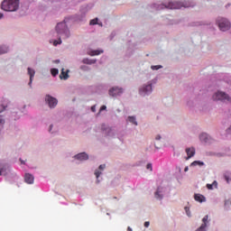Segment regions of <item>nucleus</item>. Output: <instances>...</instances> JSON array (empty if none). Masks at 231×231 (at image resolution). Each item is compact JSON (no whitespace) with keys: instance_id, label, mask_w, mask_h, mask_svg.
<instances>
[{"instance_id":"obj_1","label":"nucleus","mask_w":231,"mask_h":231,"mask_svg":"<svg viewBox=\"0 0 231 231\" xmlns=\"http://www.w3.org/2000/svg\"><path fill=\"white\" fill-rule=\"evenodd\" d=\"M196 3L188 0V1H171L168 4H152L151 8L155 10H165L169 8L170 10H180V8H194Z\"/></svg>"},{"instance_id":"obj_2","label":"nucleus","mask_w":231,"mask_h":231,"mask_svg":"<svg viewBox=\"0 0 231 231\" xmlns=\"http://www.w3.org/2000/svg\"><path fill=\"white\" fill-rule=\"evenodd\" d=\"M68 21L69 20L65 17V19L62 22L57 23L55 30L57 32L58 40L54 41L53 46L62 44V39H69L71 32H69V28L67 24Z\"/></svg>"},{"instance_id":"obj_3","label":"nucleus","mask_w":231,"mask_h":231,"mask_svg":"<svg viewBox=\"0 0 231 231\" xmlns=\"http://www.w3.org/2000/svg\"><path fill=\"white\" fill-rule=\"evenodd\" d=\"M89 12V6L82 5L79 9V14L66 17L69 21L73 23H84L86 21V14Z\"/></svg>"},{"instance_id":"obj_4","label":"nucleus","mask_w":231,"mask_h":231,"mask_svg":"<svg viewBox=\"0 0 231 231\" xmlns=\"http://www.w3.org/2000/svg\"><path fill=\"white\" fill-rule=\"evenodd\" d=\"M21 0H4L1 8L5 12H17Z\"/></svg>"},{"instance_id":"obj_5","label":"nucleus","mask_w":231,"mask_h":231,"mask_svg":"<svg viewBox=\"0 0 231 231\" xmlns=\"http://www.w3.org/2000/svg\"><path fill=\"white\" fill-rule=\"evenodd\" d=\"M213 102H222V104H231V97L225 91L217 90L212 95Z\"/></svg>"},{"instance_id":"obj_6","label":"nucleus","mask_w":231,"mask_h":231,"mask_svg":"<svg viewBox=\"0 0 231 231\" xmlns=\"http://www.w3.org/2000/svg\"><path fill=\"white\" fill-rule=\"evenodd\" d=\"M216 24H217L220 32H228V30L231 28L230 21L222 16H217L216 18Z\"/></svg>"},{"instance_id":"obj_7","label":"nucleus","mask_w":231,"mask_h":231,"mask_svg":"<svg viewBox=\"0 0 231 231\" xmlns=\"http://www.w3.org/2000/svg\"><path fill=\"white\" fill-rule=\"evenodd\" d=\"M152 93V81H148L139 88V95L141 97H149Z\"/></svg>"},{"instance_id":"obj_8","label":"nucleus","mask_w":231,"mask_h":231,"mask_svg":"<svg viewBox=\"0 0 231 231\" xmlns=\"http://www.w3.org/2000/svg\"><path fill=\"white\" fill-rule=\"evenodd\" d=\"M125 92V89L118 86H114L108 89V95L112 98H118V97H122V95H124Z\"/></svg>"},{"instance_id":"obj_9","label":"nucleus","mask_w":231,"mask_h":231,"mask_svg":"<svg viewBox=\"0 0 231 231\" xmlns=\"http://www.w3.org/2000/svg\"><path fill=\"white\" fill-rule=\"evenodd\" d=\"M101 132L106 138H114V136L116 134V130H115V127H111L106 124L101 125Z\"/></svg>"},{"instance_id":"obj_10","label":"nucleus","mask_w":231,"mask_h":231,"mask_svg":"<svg viewBox=\"0 0 231 231\" xmlns=\"http://www.w3.org/2000/svg\"><path fill=\"white\" fill-rule=\"evenodd\" d=\"M45 103L49 106L50 109H55V107H57V104H59V100L50 94H47L45 96Z\"/></svg>"},{"instance_id":"obj_11","label":"nucleus","mask_w":231,"mask_h":231,"mask_svg":"<svg viewBox=\"0 0 231 231\" xmlns=\"http://www.w3.org/2000/svg\"><path fill=\"white\" fill-rule=\"evenodd\" d=\"M199 140L202 143H213L214 139L210 137L207 133H202L199 134Z\"/></svg>"},{"instance_id":"obj_12","label":"nucleus","mask_w":231,"mask_h":231,"mask_svg":"<svg viewBox=\"0 0 231 231\" xmlns=\"http://www.w3.org/2000/svg\"><path fill=\"white\" fill-rule=\"evenodd\" d=\"M74 159L79 160V162H88V160H89V155L86 153V152H82L74 155Z\"/></svg>"},{"instance_id":"obj_13","label":"nucleus","mask_w":231,"mask_h":231,"mask_svg":"<svg viewBox=\"0 0 231 231\" xmlns=\"http://www.w3.org/2000/svg\"><path fill=\"white\" fill-rule=\"evenodd\" d=\"M10 171V165L6 162H1L0 163V176H6L8 174V171Z\"/></svg>"},{"instance_id":"obj_14","label":"nucleus","mask_w":231,"mask_h":231,"mask_svg":"<svg viewBox=\"0 0 231 231\" xmlns=\"http://www.w3.org/2000/svg\"><path fill=\"white\" fill-rule=\"evenodd\" d=\"M104 169H106V164H100L98 166V170H96L95 171V176L97 178V180H96V183L98 184L100 183V180H98L100 178V176H102V171H104Z\"/></svg>"},{"instance_id":"obj_15","label":"nucleus","mask_w":231,"mask_h":231,"mask_svg":"<svg viewBox=\"0 0 231 231\" xmlns=\"http://www.w3.org/2000/svg\"><path fill=\"white\" fill-rule=\"evenodd\" d=\"M27 73L30 77L28 86L32 88V84L33 82V77H35V69L29 67V68H27Z\"/></svg>"},{"instance_id":"obj_16","label":"nucleus","mask_w":231,"mask_h":231,"mask_svg":"<svg viewBox=\"0 0 231 231\" xmlns=\"http://www.w3.org/2000/svg\"><path fill=\"white\" fill-rule=\"evenodd\" d=\"M208 223V215H206L203 218H202V225L197 228L196 231H207V224Z\"/></svg>"},{"instance_id":"obj_17","label":"nucleus","mask_w":231,"mask_h":231,"mask_svg":"<svg viewBox=\"0 0 231 231\" xmlns=\"http://www.w3.org/2000/svg\"><path fill=\"white\" fill-rule=\"evenodd\" d=\"M210 25V23L208 22H204V21H199V22H191L188 24V26H208Z\"/></svg>"},{"instance_id":"obj_18","label":"nucleus","mask_w":231,"mask_h":231,"mask_svg":"<svg viewBox=\"0 0 231 231\" xmlns=\"http://www.w3.org/2000/svg\"><path fill=\"white\" fill-rule=\"evenodd\" d=\"M154 196L156 199H163V188L158 187L157 190L154 193Z\"/></svg>"},{"instance_id":"obj_19","label":"nucleus","mask_w":231,"mask_h":231,"mask_svg":"<svg viewBox=\"0 0 231 231\" xmlns=\"http://www.w3.org/2000/svg\"><path fill=\"white\" fill-rule=\"evenodd\" d=\"M186 152H187V155H188L186 157V160H190V158H192L194 156V154H196V149H194V147L187 148Z\"/></svg>"},{"instance_id":"obj_20","label":"nucleus","mask_w":231,"mask_h":231,"mask_svg":"<svg viewBox=\"0 0 231 231\" xmlns=\"http://www.w3.org/2000/svg\"><path fill=\"white\" fill-rule=\"evenodd\" d=\"M34 177L33 175L30 173H25L24 175V181L25 183H29V185H32L33 183Z\"/></svg>"},{"instance_id":"obj_21","label":"nucleus","mask_w":231,"mask_h":231,"mask_svg":"<svg viewBox=\"0 0 231 231\" xmlns=\"http://www.w3.org/2000/svg\"><path fill=\"white\" fill-rule=\"evenodd\" d=\"M194 199L195 201H199V203H203L204 201H207V199L205 198V196L197 193L194 195Z\"/></svg>"},{"instance_id":"obj_22","label":"nucleus","mask_w":231,"mask_h":231,"mask_svg":"<svg viewBox=\"0 0 231 231\" xmlns=\"http://www.w3.org/2000/svg\"><path fill=\"white\" fill-rule=\"evenodd\" d=\"M69 73V69H67V71H64V69H61V73L60 75V79H63V80H68V79H69V75L68 74Z\"/></svg>"},{"instance_id":"obj_23","label":"nucleus","mask_w":231,"mask_h":231,"mask_svg":"<svg viewBox=\"0 0 231 231\" xmlns=\"http://www.w3.org/2000/svg\"><path fill=\"white\" fill-rule=\"evenodd\" d=\"M83 64H88L91 66V64H97V60H90L89 58H84L81 61Z\"/></svg>"},{"instance_id":"obj_24","label":"nucleus","mask_w":231,"mask_h":231,"mask_svg":"<svg viewBox=\"0 0 231 231\" xmlns=\"http://www.w3.org/2000/svg\"><path fill=\"white\" fill-rule=\"evenodd\" d=\"M128 122H130L131 124H134V125H138V122L136 121V116H129L127 117Z\"/></svg>"},{"instance_id":"obj_25","label":"nucleus","mask_w":231,"mask_h":231,"mask_svg":"<svg viewBox=\"0 0 231 231\" xmlns=\"http://www.w3.org/2000/svg\"><path fill=\"white\" fill-rule=\"evenodd\" d=\"M5 53H8V46L0 45V55H5Z\"/></svg>"},{"instance_id":"obj_26","label":"nucleus","mask_w":231,"mask_h":231,"mask_svg":"<svg viewBox=\"0 0 231 231\" xmlns=\"http://www.w3.org/2000/svg\"><path fill=\"white\" fill-rule=\"evenodd\" d=\"M203 167V165H205V162H201V161H194L193 162H191L190 167Z\"/></svg>"},{"instance_id":"obj_27","label":"nucleus","mask_w":231,"mask_h":231,"mask_svg":"<svg viewBox=\"0 0 231 231\" xmlns=\"http://www.w3.org/2000/svg\"><path fill=\"white\" fill-rule=\"evenodd\" d=\"M224 178H225V180L227 183H230V181H231V173H230V171H226L224 173Z\"/></svg>"},{"instance_id":"obj_28","label":"nucleus","mask_w":231,"mask_h":231,"mask_svg":"<svg viewBox=\"0 0 231 231\" xmlns=\"http://www.w3.org/2000/svg\"><path fill=\"white\" fill-rule=\"evenodd\" d=\"M225 208H226V210H230V208H231V199L225 201Z\"/></svg>"},{"instance_id":"obj_29","label":"nucleus","mask_w":231,"mask_h":231,"mask_svg":"<svg viewBox=\"0 0 231 231\" xmlns=\"http://www.w3.org/2000/svg\"><path fill=\"white\" fill-rule=\"evenodd\" d=\"M79 69H81V71H91V68H89L88 66H86V65H81L79 67Z\"/></svg>"},{"instance_id":"obj_30","label":"nucleus","mask_w":231,"mask_h":231,"mask_svg":"<svg viewBox=\"0 0 231 231\" xmlns=\"http://www.w3.org/2000/svg\"><path fill=\"white\" fill-rule=\"evenodd\" d=\"M89 24L90 26H95L96 24H98V18H94L90 20Z\"/></svg>"},{"instance_id":"obj_31","label":"nucleus","mask_w":231,"mask_h":231,"mask_svg":"<svg viewBox=\"0 0 231 231\" xmlns=\"http://www.w3.org/2000/svg\"><path fill=\"white\" fill-rule=\"evenodd\" d=\"M51 73L52 77H57L59 75V69H51Z\"/></svg>"},{"instance_id":"obj_32","label":"nucleus","mask_w":231,"mask_h":231,"mask_svg":"<svg viewBox=\"0 0 231 231\" xmlns=\"http://www.w3.org/2000/svg\"><path fill=\"white\" fill-rule=\"evenodd\" d=\"M103 52V51H92L91 53H89V55H91V57H94V55H100Z\"/></svg>"},{"instance_id":"obj_33","label":"nucleus","mask_w":231,"mask_h":231,"mask_svg":"<svg viewBox=\"0 0 231 231\" xmlns=\"http://www.w3.org/2000/svg\"><path fill=\"white\" fill-rule=\"evenodd\" d=\"M162 68H163V66H162V65H152L151 67V69L155 70V71H157L158 69H162Z\"/></svg>"},{"instance_id":"obj_34","label":"nucleus","mask_w":231,"mask_h":231,"mask_svg":"<svg viewBox=\"0 0 231 231\" xmlns=\"http://www.w3.org/2000/svg\"><path fill=\"white\" fill-rule=\"evenodd\" d=\"M3 125H5V116H0V131Z\"/></svg>"},{"instance_id":"obj_35","label":"nucleus","mask_w":231,"mask_h":231,"mask_svg":"<svg viewBox=\"0 0 231 231\" xmlns=\"http://www.w3.org/2000/svg\"><path fill=\"white\" fill-rule=\"evenodd\" d=\"M116 37V32L113 31L109 36L110 41H113Z\"/></svg>"},{"instance_id":"obj_36","label":"nucleus","mask_w":231,"mask_h":231,"mask_svg":"<svg viewBox=\"0 0 231 231\" xmlns=\"http://www.w3.org/2000/svg\"><path fill=\"white\" fill-rule=\"evenodd\" d=\"M107 109V106H106L105 105H103L100 109H99V112H98V115H100V113H102V111H106Z\"/></svg>"},{"instance_id":"obj_37","label":"nucleus","mask_w":231,"mask_h":231,"mask_svg":"<svg viewBox=\"0 0 231 231\" xmlns=\"http://www.w3.org/2000/svg\"><path fill=\"white\" fill-rule=\"evenodd\" d=\"M186 214L189 217H190V208L189 207H185Z\"/></svg>"},{"instance_id":"obj_38","label":"nucleus","mask_w":231,"mask_h":231,"mask_svg":"<svg viewBox=\"0 0 231 231\" xmlns=\"http://www.w3.org/2000/svg\"><path fill=\"white\" fill-rule=\"evenodd\" d=\"M146 169H148V171H152V163H148V164L146 165Z\"/></svg>"},{"instance_id":"obj_39","label":"nucleus","mask_w":231,"mask_h":231,"mask_svg":"<svg viewBox=\"0 0 231 231\" xmlns=\"http://www.w3.org/2000/svg\"><path fill=\"white\" fill-rule=\"evenodd\" d=\"M207 189H208V190H213L214 189V184H207Z\"/></svg>"},{"instance_id":"obj_40","label":"nucleus","mask_w":231,"mask_h":231,"mask_svg":"<svg viewBox=\"0 0 231 231\" xmlns=\"http://www.w3.org/2000/svg\"><path fill=\"white\" fill-rule=\"evenodd\" d=\"M92 113H97V105L91 106Z\"/></svg>"},{"instance_id":"obj_41","label":"nucleus","mask_w":231,"mask_h":231,"mask_svg":"<svg viewBox=\"0 0 231 231\" xmlns=\"http://www.w3.org/2000/svg\"><path fill=\"white\" fill-rule=\"evenodd\" d=\"M52 129H53V125H50L49 133H51V134H53V132L51 131Z\"/></svg>"},{"instance_id":"obj_42","label":"nucleus","mask_w":231,"mask_h":231,"mask_svg":"<svg viewBox=\"0 0 231 231\" xmlns=\"http://www.w3.org/2000/svg\"><path fill=\"white\" fill-rule=\"evenodd\" d=\"M151 225V222L150 221H146L144 222V226L145 228H149V226Z\"/></svg>"},{"instance_id":"obj_43","label":"nucleus","mask_w":231,"mask_h":231,"mask_svg":"<svg viewBox=\"0 0 231 231\" xmlns=\"http://www.w3.org/2000/svg\"><path fill=\"white\" fill-rule=\"evenodd\" d=\"M226 133H227V134H231V125H230V127H228V128L226 129Z\"/></svg>"},{"instance_id":"obj_44","label":"nucleus","mask_w":231,"mask_h":231,"mask_svg":"<svg viewBox=\"0 0 231 231\" xmlns=\"http://www.w3.org/2000/svg\"><path fill=\"white\" fill-rule=\"evenodd\" d=\"M155 140H162V135L160 134L156 135Z\"/></svg>"},{"instance_id":"obj_45","label":"nucleus","mask_w":231,"mask_h":231,"mask_svg":"<svg viewBox=\"0 0 231 231\" xmlns=\"http://www.w3.org/2000/svg\"><path fill=\"white\" fill-rule=\"evenodd\" d=\"M212 185H213V187H217V181L214 180Z\"/></svg>"},{"instance_id":"obj_46","label":"nucleus","mask_w":231,"mask_h":231,"mask_svg":"<svg viewBox=\"0 0 231 231\" xmlns=\"http://www.w3.org/2000/svg\"><path fill=\"white\" fill-rule=\"evenodd\" d=\"M150 82H152V84H156V79H152L150 80Z\"/></svg>"},{"instance_id":"obj_47","label":"nucleus","mask_w":231,"mask_h":231,"mask_svg":"<svg viewBox=\"0 0 231 231\" xmlns=\"http://www.w3.org/2000/svg\"><path fill=\"white\" fill-rule=\"evenodd\" d=\"M5 17V14L3 13H0V20Z\"/></svg>"},{"instance_id":"obj_48","label":"nucleus","mask_w":231,"mask_h":231,"mask_svg":"<svg viewBox=\"0 0 231 231\" xmlns=\"http://www.w3.org/2000/svg\"><path fill=\"white\" fill-rule=\"evenodd\" d=\"M189 171V166H186L184 169V172H188Z\"/></svg>"},{"instance_id":"obj_49","label":"nucleus","mask_w":231,"mask_h":231,"mask_svg":"<svg viewBox=\"0 0 231 231\" xmlns=\"http://www.w3.org/2000/svg\"><path fill=\"white\" fill-rule=\"evenodd\" d=\"M55 64H59L60 62V60H54Z\"/></svg>"},{"instance_id":"obj_50","label":"nucleus","mask_w":231,"mask_h":231,"mask_svg":"<svg viewBox=\"0 0 231 231\" xmlns=\"http://www.w3.org/2000/svg\"><path fill=\"white\" fill-rule=\"evenodd\" d=\"M5 106H3L2 109H0V113H3V111H5Z\"/></svg>"},{"instance_id":"obj_51","label":"nucleus","mask_w":231,"mask_h":231,"mask_svg":"<svg viewBox=\"0 0 231 231\" xmlns=\"http://www.w3.org/2000/svg\"><path fill=\"white\" fill-rule=\"evenodd\" d=\"M176 169H177V171H179V172H181V168L177 167Z\"/></svg>"},{"instance_id":"obj_52","label":"nucleus","mask_w":231,"mask_h":231,"mask_svg":"<svg viewBox=\"0 0 231 231\" xmlns=\"http://www.w3.org/2000/svg\"><path fill=\"white\" fill-rule=\"evenodd\" d=\"M127 231H133V228H131V226H128Z\"/></svg>"},{"instance_id":"obj_53","label":"nucleus","mask_w":231,"mask_h":231,"mask_svg":"<svg viewBox=\"0 0 231 231\" xmlns=\"http://www.w3.org/2000/svg\"><path fill=\"white\" fill-rule=\"evenodd\" d=\"M20 162L22 164H24V161H23V159H20Z\"/></svg>"},{"instance_id":"obj_54","label":"nucleus","mask_w":231,"mask_h":231,"mask_svg":"<svg viewBox=\"0 0 231 231\" xmlns=\"http://www.w3.org/2000/svg\"><path fill=\"white\" fill-rule=\"evenodd\" d=\"M228 6H230V4H227V5H226V8H228Z\"/></svg>"},{"instance_id":"obj_55","label":"nucleus","mask_w":231,"mask_h":231,"mask_svg":"<svg viewBox=\"0 0 231 231\" xmlns=\"http://www.w3.org/2000/svg\"><path fill=\"white\" fill-rule=\"evenodd\" d=\"M154 147H155V149H160V147L156 146V144H154Z\"/></svg>"},{"instance_id":"obj_56","label":"nucleus","mask_w":231,"mask_h":231,"mask_svg":"<svg viewBox=\"0 0 231 231\" xmlns=\"http://www.w3.org/2000/svg\"><path fill=\"white\" fill-rule=\"evenodd\" d=\"M97 24H98L99 26H102V23H98Z\"/></svg>"},{"instance_id":"obj_57","label":"nucleus","mask_w":231,"mask_h":231,"mask_svg":"<svg viewBox=\"0 0 231 231\" xmlns=\"http://www.w3.org/2000/svg\"><path fill=\"white\" fill-rule=\"evenodd\" d=\"M114 199H117V198H116V197H114Z\"/></svg>"}]
</instances>
